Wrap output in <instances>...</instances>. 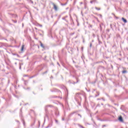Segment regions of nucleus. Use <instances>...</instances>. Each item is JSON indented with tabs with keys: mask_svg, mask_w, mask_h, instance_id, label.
<instances>
[{
	"mask_svg": "<svg viewBox=\"0 0 128 128\" xmlns=\"http://www.w3.org/2000/svg\"><path fill=\"white\" fill-rule=\"evenodd\" d=\"M52 4L54 6V10L55 12H58V6L54 4V3L52 2Z\"/></svg>",
	"mask_w": 128,
	"mask_h": 128,
	"instance_id": "nucleus-1",
	"label": "nucleus"
},
{
	"mask_svg": "<svg viewBox=\"0 0 128 128\" xmlns=\"http://www.w3.org/2000/svg\"><path fill=\"white\" fill-rule=\"evenodd\" d=\"M122 20L124 22V24H126L128 22V20L124 18H122Z\"/></svg>",
	"mask_w": 128,
	"mask_h": 128,
	"instance_id": "nucleus-2",
	"label": "nucleus"
},
{
	"mask_svg": "<svg viewBox=\"0 0 128 128\" xmlns=\"http://www.w3.org/2000/svg\"><path fill=\"white\" fill-rule=\"evenodd\" d=\"M40 42V46H41V48H44V44H42V42Z\"/></svg>",
	"mask_w": 128,
	"mask_h": 128,
	"instance_id": "nucleus-3",
	"label": "nucleus"
},
{
	"mask_svg": "<svg viewBox=\"0 0 128 128\" xmlns=\"http://www.w3.org/2000/svg\"><path fill=\"white\" fill-rule=\"evenodd\" d=\"M118 120L120 122H124V120L122 119V116L119 117Z\"/></svg>",
	"mask_w": 128,
	"mask_h": 128,
	"instance_id": "nucleus-4",
	"label": "nucleus"
},
{
	"mask_svg": "<svg viewBox=\"0 0 128 128\" xmlns=\"http://www.w3.org/2000/svg\"><path fill=\"white\" fill-rule=\"evenodd\" d=\"M66 18H68V16H66L65 17H63L62 18V20H66L68 22V20H66Z\"/></svg>",
	"mask_w": 128,
	"mask_h": 128,
	"instance_id": "nucleus-5",
	"label": "nucleus"
},
{
	"mask_svg": "<svg viewBox=\"0 0 128 128\" xmlns=\"http://www.w3.org/2000/svg\"><path fill=\"white\" fill-rule=\"evenodd\" d=\"M24 45H22L21 48V52L24 51Z\"/></svg>",
	"mask_w": 128,
	"mask_h": 128,
	"instance_id": "nucleus-6",
	"label": "nucleus"
},
{
	"mask_svg": "<svg viewBox=\"0 0 128 128\" xmlns=\"http://www.w3.org/2000/svg\"><path fill=\"white\" fill-rule=\"evenodd\" d=\"M126 72H128V71L126 70H124L122 71V74H126Z\"/></svg>",
	"mask_w": 128,
	"mask_h": 128,
	"instance_id": "nucleus-7",
	"label": "nucleus"
},
{
	"mask_svg": "<svg viewBox=\"0 0 128 128\" xmlns=\"http://www.w3.org/2000/svg\"><path fill=\"white\" fill-rule=\"evenodd\" d=\"M95 8L97 10H100V8H98V7H95Z\"/></svg>",
	"mask_w": 128,
	"mask_h": 128,
	"instance_id": "nucleus-8",
	"label": "nucleus"
},
{
	"mask_svg": "<svg viewBox=\"0 0 128 128\" xmlns=\"http://www.w3.org/2000/svg\"><path fill=\"white\" fill-rule=\"evenodd\" d=\"M99 16H100V18H102V14H99Z\"/></svg>",
	"mask_w": 128,
	"mask_h": 128,
	"instance_id": "nucleus-9",
	"label": "nucleus"
},
{
	"mask_svg": "<svg viewBox=\"0 0 128 128\" xmlns=\"http://www.w3.org/2000/svg\"><path fill=\"white\" fill-rule=\"evenodd\" d=\"M90 4H92V2H94V0H92L90 2Z\"/></svg>",
	"mask_w": 128,
	"mask_h": 128,
	"instance_id": "nucleus-10",
	"label": "nucleus"
},
{
	"mask_svg": "<svg viewBox=\"0 0 128 128\" xmlns=\"http://www.w3.org/2000/svg\"><path fill=\"white\" fill-rule=\"evenodd\" d=\"M66 3L64 4H62V6H66Z\"/></svg>",
	"mask_w": 128,
	"mask_h": 128,
	"instance_id": "nucleus-11",
	"label": "nucleus"
},
{
	"mask_svg": "<svg viewBox=\"0 0 128 128\" xmlns=\"http://www.w3.org/2000/svg\"><path fill=\"white\" fill-rule=\"evenodd\" d=\"M12 21H13V22H14L15 24L17 22H16V21H14V20H13Z\"/></svg>",
	"mask_w": 128,
	"mask_h": 128,
	"instance_id": "nucleus-12",
	"label": "nucleus"
},
{
	"mask_svg": "<svg viewBox=\"0 0 128 128\" xmlns=\"http://www.w3.org/2000/svg\"><path fill=\"white\" fill-rule=\"evenodd\" d=\"M39 26H40L41 28L42 26V24H39Z\"/></svg>",
	"mask_w": 128,
	"mask_h": 128,
	"instance_id": "nucleus-13",
	"label": "nucleus"
},
{
	"mask_svg": "<svg viewBox=\"0 0 128 128\" xmlns=\"http://www.w3.org/2000/svg\"><path fill=\"white\" fill-rule=\"evenodd\" d=\"M92 43L90 44V48H92Z\"/></svg>",
	"mask_w": 128,
	"mask_h": 128,
	"instance_id": "nucleus-14",
	"label": "nucleus"
},
{
	"mask_svg": "<svg viewBox=\"0 0 128 128\" xmlns=\"http://www.w3.org/2000/svg\"><path fill=\"white\" fill-rule=\"evenodd\" d=\"M40 34V36H44V35H42V34Z\"/></svg>",
	"mask_w": 128,
	"mask_h": 128,
	"instance_id": "nucleus-15",
	"label": "nucleus"
},
{
	"mask_svg": "<svg viewBox=\"0 0 128 128\" xmlns=\"http://www.w3.org/2000/svg\"><path fill=\"white\" fill-rule=\"evenodd\" d=\"M62 120H64V118H62Z\"/></svg>",
	"mask_w": 128,
	"mask_h": 128,
	"instance_id": "nucleus-16",
	"label": "nucleus"
},
{
	"mask_svg": "<svg viewBox=\"0 0 128 128\" xmlns=\"http://www.w3.org/2000/svg\"><path fill=\"white\" fill-rule=\"evenodd\" d=\"M80 4H82V2H81Z\"/></svg>",
	"mask_w": 128,
	"mask_h": 128,
	"instance_id": "nucleus-17",
	"label": "nucleus"
},
{
	"mask_svg": "<svg viewBox=\"0 0 128 128\" xmlns=\"http://www.w3.org/2000/svg\"><path fill=\"white\" fill-rule=\"evenodd\" d=\"M47 72H48L46 71V72H44V74H46Z\"/></svg>",
	"mask_w": 128,
	"mask_h": 128,
	"instance_id": "nucleus-18",
	"label": "nucleus"
},
{
	"mask_svg": "<svg viewBox=\"0 0 128 128\" xmlns=\"http://www.w3.org/2000/svg\"><path fill=\"white\" fill-rule=\"evenodd\" d=\"M78 115L80 116V114H78Z\"/></svg>",
	"mask_w": 128,
	"mask_h": 128,
	"instance_id": "nucleus-19",
	"label": "nucleus"
},
{
	"mask_svg": "<svg viewBox=\"0 0 128 128\" xmlns=\"http://www.w3.org/2000/svg\"><path fill=\"white\" fill-rule=\"evenodd\" d=\"M58 66H60V64L58 63Z\"/></svg>",
	"mask_w": 128,
	"mask_h": 128,
	"instance_id": "nucleus-20",
	"label": "nucleus"
},
{
	"mask_svg": "<svg viewBox=\"0 0 128 128\" xmlns=\"http://www.w3.org/2000/svg\"><path fill=\"white\" fill-rule=\"evenodd\" d=\"M56 122H57L58 120H56Z\"/></svg>",
	"mask_w": 128,
	"mask_h": 128,
	"instance_id": "nucleus-21",
	"label": "nucleus"
},
{
	"mask_svg": "<svg viewBox=\"0 0 128 128\" xmlns=\"http://www.w3.org/2000/svg\"><path fill=\"white\" fill-rule=\"evenodd\" d=\"M38 48H40V46H38Z\"/></svg>",
	"mask_w": 128,
	"mask_h": 128,
	"instance_id": "nucleus-22",
	"label": "nucleus"
},
{
	"mask_svg": "<svg viewBox=\"0 0 128 128\" xmlns=\"http://www.w3.org/2000/svg\"><path fill=\"white\" fill-rule=\"evenodd\" d=\"M99 95H100V93L98 94V96H99Z\"/></svg>",
	"mask_w": 128,
	"mask_h": 128,
	"instance_id": "nucleus-23",
	"label": "nucleus"
},
{
	"mask_svg": "<svg viewBox=\"0 0 128 128\" xmlns=\"http://www.w3.org/2000/svg\"><path fill=\"white\" fill-rule=\"evenodd\" d=\"M14 56H16V54H14Z\"/></svg>",
	"mask_w": 128,
	"mask_h": 128,
	"instance_id": "nucleus-24",
	"label": "nucleus"
},
{
	"mask_svg": "<svg viewBox=\"0 0 128 128\" xmlns=\"http://www.w3.org/2000/svg\"><path fill=\"white\" fill-rule=\"evenodd\" d=\"M20 68H21V67H20Z\"/></svg>",
	"mask_w": 128,
	"mask_h": 128,
	"instance_id": "nucleus-25",
	"label": "nucleus"
},
{
	"mask_svg": "<svg viewBox=\"0 0 128 128\" xmlns=\"http://www.w3.org/2000/svg\"><path fill=\"white\" fill-rule=\"evenodd\" d=\"M76 94H78V93H77Z\"/></svg>",
	"mask_w": 128,
	"mask_h": 128,
	"instance_id": "nucleus-26",
	"label": "nucleus"
},
{
	"mask_svg": "<svg viewBox=\"0 0 128 128\" xmlns=\"http://www.w3.org/2000/svg\"><path fill=\"white\" fill-rule=\"evenodd\" d=\"M22 26H24V24H22Z\"/></svg>",
	"mask_w": 128,
	"mask_h": 128,
	"instance_id": "nucleus-27",
	"label": "nucleus"
},
{
	"mask_svg": "<svg viewBox=\"0 0 128 128\" xmlns=\"http://www.w3.org/2000/svg\"><path fill=\"white\" fill-rule=\"evenodd\" d=\"M116 18H118V17H116Z\"/></svg>",
	"mask_w": 128,
	"mask_h": 128,
	"instance_id": "nucleus-28",
	"label": "nucleus"
},
{
	"mask_svg": "<svg viewBox=\"0 0 128 128\" xmlns=\"http://www.w3.org/2000/svg\"><path fill=\"white\" fill-rule=\"evenodd\" d=\"M25 84H26V83H25Z\"/></svg>",
	"mask_w": 128,
	"mask_h": 128,
	"instance_id": "nucleus-29",
	"label": "nucleus"
},
{
	"mask_svg": "<svg viewBox=\"0 0 128 128\" xmlns=\"http://www.w3.org/2000/svg\"><path fill=\"white\" fill-rule=\"evenodd\" d=\"M98 100H100V99H98Z\"/></svg>",
	"mask_w": 128,
	"mask_h": 128,
	"instance_id": "nucleus-30",
	"label": "nucleus"
}]
</instances>
